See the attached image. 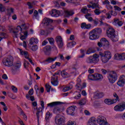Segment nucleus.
Masks as SVG:
<instances>
[{"mask_svg": "<svg viewBox=\"0 0 125 125\" xmlns=\"http://www.w3.org/2000/svg\"><path fill=\"white\" fill-rule=\"evenodd\" d=\"M102 33V29L101 28H96L89 33V39L92 41L97 40L98 39H99V37H100Z\"/></svg>", "mask_w": 125, "mask_h": 125, "instance_id": "nucleus-1", "label": "nucleus"}, {"mask_svg": "<svg viewBox=\"0 0 125 125\" xmlns=\"http://www.w3.org/2000/svg\"><path fill=\"white\" fill-rule=\"evenodd\" d=\"M100 56L103 63H107L112 58V54L109 51H105L104 53L100 52Z\"/></svg>", "mask_w": 125, "mask_h": 125, "instance_id": "nucleus-2", "label": "nucleus"}, {"mask_svg": "<svg viewBox=\"0 0 125 125\" xmlns=\"http://www.w3.org/2000/svg\"><path fill=\"white\" fill-rule=\"evenodd\" d=\"M107 80L110 83H115L118 80V75L115 71H111L108 73L107 76Z\"/></svg>", "mask_w": 125, "mask_h": 125, "instance_id": "nucleus-3", "label": "nucleus"}, {"mask_svg": "<svg viewBox=\"0 0 125 125\" xmlns=\"http://www.w3.org/2000/svg\"><path fill=\"white\" fill-rule=\"evenodd\" d=\"M27 26H26V24L23 23L21 26H18L16 28V31H13V37L14 38H17L18 36V33H23L24 32L23 30H27Z\"/></svg>", "mask_w": 125, "mask_h": 125, "instance_id": "nucleus-4", "label": "nucleus"}, {"mask_svg": "<svg viewBox=\"0 0 125 125\" xmlns=\"http://www.w3.org/2000/svg\"><path fill=\"white\" fill-rule=\"evenodd\" d=\"M41 105L42 108L41 107H39V108H36V109L34 108V110H37L36 116L37 117L38 123L39 122H40V117H42V110L44 109V102H43V101H42L41 102Z\"/></svg>", "mask_w": 125, "mask_h": 125, "instance_id": "nucleus-5", "label": "nucleus"}, {"mask_svg": "<svg viewBox=\"0 0 125 125\" xmlns=\"http://www.w3.org/2000/svg\"><path fill=\"white\" fill-rule=\"evenodd\" d=\"M88 79L90 81H101L103 80V76L99 73L90 74L88 76Z\"/></svg>", "mask_w": 125, "mask_h": 125, "instance_id": "nucleus-6", "label": "nucleus"}, {"mask_svg": "<svg viewBox=\"0 0 125 125\" xmlns=\"http://www.w3.org/2000/svg\"><path fill=\"white\" fill-rule=\"evenodd\" d=\"M2 63L4 66L11 67L13 65V57L9 56L3 59Z\"/></svg>", "mask_w": 125, "mask_h": 125, "instance_id": "nucleus-7", "label": "nucleus"}, {"mask_svg": "<svg viewBox=\"0 0 125 125\" xmlns=\"http://www.w3.org/2000/svg\"><path fill=\"white\" fill-rule=\"evenodd\" d=\"M113 96L116 98L115 99H106L104 100V103L107 104V105H112V104L117 103V102L119 101V96L116 93H113Z\"/></svg>", "mask_w": 125, "mask_h": 125, "instance_id": "nucleus-8", "label": "nucleus"}, {"mask_svg": "<svg viewBox=\"0 0 125 125\" xmlns=\"http://www.w3.org/2000/svg\"><path fill=\"white\" fill-rule=\"evenodd\" d=\"M55 123L57 125H64V124H65V118L63 116L57 115L55 117Z\"/></svg>", "mask_w": 125, "mask_h": 125, "instance_id": "nucleus-9", "label": "nucleus"}, {"mask_svg": "<svg viewBox=\"0 0 125 125\" xmlns=\"http://www.w3.org/2000/svg\"><path fill=\"white\" fill-rule=\"evenodd\" d=\"M96 121L99 125H109L106 118L102 115L98 116L96 119Z\"/></svg>", "mask_w": 125, "mask_h": 125, "instance_id": "nucleus-10", "label": "nucleus"}, {"mask_svg": "<svg viewBox=\"0 0 125 125\" xmlns=\"http://www.w3.org/2000/svg\"><path fill=\"white\" fill-rule=\"evenodd\" d=\"M114 110L116 112H124L125 110V103L116 105L114 106Z\"/></svg>", "mask_w": 125, "mask_h": 125, "instance_id": "nucleus-11", "label": "nucleus"}, {"mask_svg": "<svg viewBox=\"0 0 125 125\" xmlns=\"http://www.w3.org/2000/svg\"><path fill=\"white\" fill-rule=\"evenodd\" d=\"M19 49L20 51L21 55H24L25 58H26V59H28L29 62L31 63V64H32V65L34 66L35 64L33 62V61H32V60L30 58H29V53H28V52L26 51H23L21 49Z\"/></svg>", "mask_w": 125, "mask_h": 125, "instance_id": "nucleus-12", "label": "nucleus"}, {"mask_svg": "<svg viewBox=\"0 0 125 125\" xmlns=\"http://www.w3.org/2000/svg\"><path fill=\"white\" fill-rule=\"evenodd\" d=\"M57 59V57H55V58L49 57L47 58L45 60L41 62V64H44V65H47L50 63H52V62H54L55 60Z\"/></svg>", "mask_w": 125, "mask_h": 125, "instance_id": "nucleus-13", "label": "nucleus"}, {"mask_svg": "<svg viewBox=\"0 0 125 125\" xmlns=\"http://www.w3.org/2000/svg\"><path fill=\"white\" fill-rule=\"evenodd\" d=\"M64 111V107L61 106H57L54 107L53 112L54 114H60Z\"/></svg>", "mask_w": 125, "mask_h": 125, "instance_id": "nucleus-14", "label": "nucleus"}, {"mask_svg": "<svg viewBox=\"0 0 125 125\" xmlns=\"http://www.w3.org/2000/svg\"><path fill=\"white\" fill-rule=\"evenodd\" d=\"M49 14L52 17H59L61 14V11L56 9H53L49 12Z\"/></svg>", "mask_w": 125, "mask_h": 125, "instance_id": "nucleus-15", "label": "nucleus"}, {"mask_svg": "<svg viewBox=\"0 0 125 125\" xmlns=\"http://www.w3.org/2000/svg\"><path fill=\"white\" fill-rule=\"evenodd\" d=\"M101 42L103 44L104 48L105 49H109V47H110V43H109V42L107 41V39L102 38L101 39Z\"/></svg>", "mask_w": 125, "mask_h": 125, "instance_id": "nucleus-16", "label": "nucleus"}, {"mask_svg": "<svg viewBox=\"0 0 125 125\" xmlns=\"http://www.w3.org/2000/svg\"><path fill=\"white\" fill-rule=\"evenodd\" d=\"M76 108H77L76 106H71L68 107L66 110L67 115L74 116V115H75V110H76Z\"/></svg>", "mask_w": 125, "mask_h": 125, "instance_id": "nucleus-17", "label": "nucleus"}, {"mask_svg": "<svg viewBox=\"0 0 125 125\" xmlns=\"http://www.w3.org/2000/svg\"><path fill=\"white\" fill-rule=\"evenodd\" d=\"M107 37H111L115 34V29L111 26L109 27L106 30Z\"/></svg>", "mask_w": 125, "mask_h": 125, "instance_id": "nucleus-18", "label": "nucleus"}, {"mask_svg": "<svg viewBox=\"0 0 125 125\" xmlns=\"http://www.w3.org/2000/svg\"><path fill=\"white\" fill-rule=\"evenodd\" d=\"M87 125H97L96 118L94 117L90 118L88 121Z\"/></svg>", "mask_w": 125, "mask_h": 125, "instance_id": "nucleus-19", "label": "nucleus"}, {"mask_svg": "<svg viewBox=\"0 0 125 125\" xmlns=\"http://www.w3.org/2000/svg\"><path fill=\"white\" fill-rule=\"evenodd\" d=\"M39 42V40L37 38H35L32 37L29 40V43L28 44V46H31V45H33V44H37Z\"/></svg>", "mask_w": 125, "mask_h": 125, "instance_id": "nucleus-20", "label": "nucleus"}, {"mask_svg": "<svg viewBox=\"0 0 125 125\" xmlns=\"http://www.w3.org/2000/svg\"><path fill=\"white\" fill-rule=\"evenodd\" d=\"M18 34H20L21 35L20 39L21 41H24V40H26V38L27 36H28V31H23V32H18Z\"/></svg>", "mask_w": 125, "mask_h": 125, "instance_id": "nucleus-21", "label": "nucleus"}, {"mask_svg": "<svg viewBox=\"0 0 125 125\" xmlns=\"http://www.w3.org/2000/svg\"><path fill=\"white\" fill-rule=\"evenodd\" d=\"M113 25L116 26L117 27H121L123 26V22L122 21H120V20L118 19H114V21L112 23Z\"/></svg>", "mask_w": 125, "mask_h": 125, "instance_id": "nucleus-22", "label": "nucleus"}, {"mask_svg": "<svg viewBox=\"0 0 125 125\" xmlns=\"http://www.w3.org/2000/svg\"><path fill=\"white\" fill-rule=\"evenodd\" d=\"M92 60L93 61V63H98L99 62V55L97 54H94L92 56Z\"/></svg>", "mask_w": 125, "mask_h": 125, "instance_id": "nucleus-23", "label": "nucleus"}, {"mask_svg": "<svg viewBox=\"0 0 125 125\" xmlns=\"http://www.w3.org/2000/svg\"><path fill=\"white\" fill-rule=\"evenodd\" d=\"M58 78L57 76L53 78L52 77V79L51 80V83H52V85H54V86H57V85H58L59 83L58 81Z\"/></svg>", "mask_w": 125, "mask_h": 125, "instance_id": "nucleus-24", "label": "nucleus"}, {"mask_svg": "<svg viewBox=\"0 0 125 125\" xmlns=\"http://www.w3.org/2000/svg\"><path fill=\"white\" fill-rule=\"evenodd\" d=\"M14 67L16 71H17L18 72H20V68L21 67V62H15L14 64Z\"/></svg>", "mask_w": 125, "mask_h": 125, "instance_id": "nucleus-25", "label": "nucleus"}, {"mask_svg": "<svg viewBox=\"0 0 125 125\" xmlns=\"http://www.w3.org/2000/svg\"><path fill=\"white\" fill-rule=\"evenodd\" d=\"M86 86V84L85 83H83V86L81 84V82L78 83L76 85V88L79 90H82L83 88Z\"/></svg>", "mask_w": 125, "mask_h": 125, "instance_id": "nucleus-26", "label": "nucleus"}, {"mask_svg": "<svg viewBox=\"0 0 125 125\" xmlns=\"http://www.w3.org/2000/svg\"><path fill=\"white\" fill-rule=\"evenodd\" d=\"M51 51V47L49 45L46 46L44 48V52L46 55H49Z\"/></svg>", "mask_w": 125, "mask_h": 125, "instance_id": "nucleus-27", "label": "nucleus"}, {"mask_svg": "<svg viewBox=\"0 0 125 125\" xmlns=\"http://www.w3.org/2000/svg\"><path fill=\"white\" fill-rule=\"evenodd\" d=\"M60 104H62V103L60 102H54L47 104V106L52 107H54V106H57V105H60Z\"/></svg>", "mask_w": 125, "mask_h": 125, "instance_id": "nucleus-28", "label": "nucleus"}, {"mask_svg": "<svg viewBox=\"0 0 125 125\" xmlns=\"http://www.w3.org/2000/svg\"><path fill=\"white\" fill-rule=\"evenodd\" d=\"M44 21V24L45 26H48L49 24L51 23H52V20H51L50 19L45 18L43 20Z\"/></svg>", "mask_w": 125, "mask_h": 125, "instance_id": "nucleus-29", "label": "nucleus"}, {"mask_svg": "<svg viewBox=\"0 0 125 125\" xmlns=\"http://www.w3.org/2000/svg\"><path fill=\"white\" fill-rule=\"evenodd\" d=\"M96 49L97 48H89L86 53V54L89 55L91 54V53H95L96 52Z\"/></svg>", "mask_w": 125, "mask_h": 125, "instance_id": "nucleus-30", "label": "nucleus"}, {"mask_svg": "<svg viewBox=\"0 0 125 125\" xmlns=\"http://www.w3.org/2000/svg\"><path fill=\"white\" fill-rule=\"evenodd\" d=\"M78 65L77 64H73L72 65V72L70 73V74H77V71H78V68H77Z\"/></svg>", "mask_w": 125, "mask_h": 125, "instance_id": "nucleus-31", "label": "nucleus"}, {"mask_svg": "<svg viewBox=\"0 0 125 125\" xmlns=\"http://www.w3.org/2000/svg\"><path fill=\"white\" fill-rule=\"evenodd\" d=\"M108 38H109L112 42H118V41H119V36L116 35L115 34L111 35L110 37H108Z\"/></svg>", "mask_w": 125, "mask_h": 125, "instance_id": "nucleus-32", "label": "nucleus"}, {"mask_svg": "<svg viewBox=\"0 0 125 125\" xmlns=\"http://www.w3.org/2000/svg\"><path fill=\"white\" fill-rule=\"evenodd\" d=\"M66 17H70L75 14V13L73 11L65 10L64 11Z\"/></svg>", "mask_w": 125, "mask_h": 125, "instance_id": "nucleus-33", "label": "nucleus"}, {"mask_svg": "<svg viewBox=\"0 0 125 125\" xmlns=\"http://www.w3.org/2000/svg\"><path fill=\"white\" fill-rule=\"evenodd\" d=\"M90 3L92 4L91 5H88L87 7L88 8H92L93 9H94V8H96V7H98L99 6V5L96 3H93L92 2H90Z\"/></svg>", "mask_w": 125, "mask_h": 125, "instance_id": "nucleus-34", "label": "nucleus"}, {"mask_svg": "<svg viewBox=\"0 0 125 125\" xmlns=\"http://www.w3.org/2000/svg\"><path fill=\"white\" fill-rule=\"evenodd\" d=\"M61 75L62 78H68V77H70V76L65 70H62L61 72Z\"/></svg>", "mask_w": 125, "mask_h": 125, "instance_id": "nucleus-35", "label": "nucleus"}, {"mask_svg": "<svg viewBox=\"0 0 125 125\" xmlns=\"http://www.w3.org/2000/svg\"><path fill=\"white\" fill-rule=\"evenodd\" d=\"M40 34L44 36H48L50 34V31L49 30H41L40 31Z\"/></svg>", "mask_w": 125, "mask_h": 125, "instance_id": "nucleus-36", "label": "nucleus"}, {"mask_svg": "<svg viewBox=\"0 0 125 125\" xmlns=\"http://www.w3.org/2000/svg\"><path fill=\"white\" fill-rule=\"evenodd\" d=\"M85 18L86 19L88 20L89 22H91L93 20V19L91 17V14H87V15H85Z\"/></svg>", "mask_w": 125, "mask_h": 125, "instance_id": "nucleus-37", "label": "nucleus"}, {"mask_svg": "<svg viewBox=\"0 0 125 125\" xmlns=\"http://www.w3.org/2000/svg\"><path fill=\"white\" fill-rule=\"evenodd\" d=\"M86 62L88 64H92V63H93L92 61V56H90L86 58Z\"/></svg>", "mask_w": 125, "mask_h": 125, "instance_id": "nucleus-38", "label": "nucleus"}, {"mask_svg": "<svg viewBox=\"0 0 125 125\" xmlns=\"http://www.w3.org/2000/svg\"><path fill=\"white\" fill-rule=\"evenodd\" d=\"M30 49H31L32 51H36V50H38V45H32L31 46H28Z\"/></svg>", "mask_w": 125, "mask_h": 125, "instance_id": "nucleus-39", "label": "nucleus"}, {"mask_svg": "<svg viewBox=\"0 0 125 125\" xmlns=\"http://www.w3.org/2000/svg\"><path fill=\"white\" fill-rule=\"evenodd\" d=\"M88 9H87V7L86 6L83 7L81 9V12L82 13H84V14H86L88 12Z\"/></svg>", "mask_w": 125, "mask_h": 125, "instance_id": "nucleus-40", "label": "nucleus"}, {"mask_svg": "<svg viewBox=\"0 0 125 125\" xmlns=\"http://www.w3.org/2000/svg\"><path fill=\"white\" fill-rule=\"evenodd\" d=\"M104 11V10H100L99 9H96L94 11V12L95 14V15H100L102 12H103Z\"/></svg>", "mask_w": 125, "mask_h": 125, "instance_id": "nucleus-41", "label": "nucleus"}, {"mask_svg": "<svg viewBox=\"0 0 125 125\" xmlns=\"http://www.w3.org/2000/svg\"><path fill=\"white\" fill-rule=\"evenodd\" d=\"M33 18H35L36 19H39V18H40V16H39V12L38 11H34L33 14Z\"/></svg>", "mask_w": 125, "mask_h": 125, "instance_id": "nucleus-42", "label": "nucleus"}, {"mask_svg": "<svg viewBox=\"0 0 125 125\" xmlns=\"http://www.w3.org/2000/svg\"><path fill=\"white\" fill-rule=\"evenodd\" d=\"M86 103V100H85V99H83L79 102V105H80V106H83V105H85Z\"/></svg>", "mask_w": 125, "mask_h": 125, "instance_id": "nucleus-43", "label": "nucleus"}, {"mask_svg": "<svg viewBox=\"0 0 125 125\" xmlns=\"http://www.w3.org/2000/svg\"><path fill=\"white\" fill-rule=\"evenodd\" d=\"M0 104H1V105H2L3 109L4 110V111L5 112H6V111H7L8 110V108H7V106H6V104H5V103H4V102H0Z\"/></svg>", "mask_w": 125, "mask_h": 125, "instance_id": "nucleus-44", "label": "nucleus"}, {"mask_svg": "<svg viewBox=\"0 0 125 125\" xmlns=\"http://www.w3.org/2000/svg\"><path fill=\"white\" fill-rule=\"evenodd\" d=\"M51 113H50V112H49V111L47 112L46 113V116H45V120L46 121H47V120H48V119H50V118H51Z\"/></svg>", "mask_w": 125, "mask_h": 125, "instance_id": "nucleus-45", "label": "nucleus"}, {"mask_svg": "<svg viewBox=\"0 0 125 125\" xmlns=\"http://www.w3.org/2000/svg\"><path fill=\"white\" fill-rule=\"evenodd\" d=\"M21 115L23 116V119L25 121H27V120H28V117H27V115H26L24 111H23V110H21Z\"/></svg>", "mask_w": 125, "mask_h": 125, "instance_id": "nucleus-46", "label": "nucleus"}, {"mask_svg": "<svg viewBox=\"0 0 125 125\" xmlns=\"http://www.w3.org/2000/svg\"><path fill=\"white\" fill-rule=\"evenodd\" d=\"M125 83L122 81L121 80L119 79L117 82V84L119 86H124L125 85Z\"/></svg>", "mask_w": 125, "mask_h": 125, "instance_id": "nucleus-47", "label": "nucleus"}, {"mask_svg": "<svg viewBox=\"0 0 125 125\" xmlns=\"http://www.w3.org/2000/svg\"><path fill=\"white\" fill-rule=\"evenodd\" d=\"M61 42H63V39H62L61 36H57L56 37V42L57 43Z\"/></svg>", "mask_w": 125, "mask_h": 125, "instance_id": "nucleus-48", "label": "nucleus"}, {"mask_svg": "<svg viewBox=\"0 0 125 125\" xmlns=\"http://www.w3.org/2000/svg\"><path fill=\"white\" fill-rule=\"evenodd\" d=\"M12 91L13 92H14V93H17V92L18 91V89L17 88V87H16L14 85H12L11 87Z\"/></svg>", "mask_w": 125, "mask_h": 125, "instance_id": "nucleus-49", "label": "nucleus"}, {"mask_svg": "<svg viewBox=\"0 0 125 125\" xmlns=\"http://www.w3.org/2000/svg\"><path fill=\"white\" fill-rule=\"evenodd\" d=\"M45 86L47 92H50V90L51 89V86H50L48 84H46Z\"/></svg>", "mask_w": 125, "mask_h": 125, "instance_id": "nucleus-50", "label": "nucleus"}, {"mask_svg": "<svg viewBox=\"0 0 125 125\" xmlns=\"http://www.w3.org/2000/svg\"><path fill=\"white\" fill-rule=\"evenodd\" d=\"M26 98L28 100H31V101H35V97L34 96H30L29 95H26Z\"/></svg>", "mask_w": 125, "mask_h": 125, "instance_id": "nucleus-51", "label": "nucleus"}, {"mask_svg": "<svg viewBox=\"0 0 125 125\" xmlns=\"http://www.w3.org/2000/svg\"><path fill=\"white\" fill-rule=\"evenodd\" d=\"M57 43L59 48H62L64 45V43L63 42V41H62L61 42H58Z\"/></svg>", "mask_w": 125, "mask_h": 125, "instance_id": "nucleus-52", "label": "nucleus"}, {"mask_svg": "<svg viewBox=\"0 0 125 125\" xmlns=\"http://www.w3.org/2000/svg\"><path fill=\"white\" fill-rule=\"evenodd\" d=\"M112 17V15L110 12H108L107 13L105 14V18L106 19H111Z\"/></svg>", "mask_w": 125, "mask_h": 125, "instance_id": "nucleus-53", "label": "nucleus"}, {"mask_svg": "<svg viewBox=\"0 0 125 125\" xmlns=\"http://www.w3.org/2000/svg\"><path fill=\"white\" fill-rule=\"evenodd\" d=\"M47 40L50 44H54V42H55L54 39H53V38H48Z\"/></svg>", "mask_w": 125, "mask_h": 125, "instance_id": "nucleus-54", "label": "nucleus"}, {"mask_svg": "<svg viewBox=\"0 0 125 125\" xmlns=\"http://www.w3.org/2000/svg\"><path fill=\"white\" fill-rule=\"evenodd\" d=\"M114 59H115L116 60H120V59H121V54H116L114 55Z\"/></svg>", "mask_w": 125, "mask_h": 125, "instance_id": "nucleus-55", "label": "nucleus"}, {"mask_svg": "<svg viewBox=\"0 0 125 125\" xmlns=\"http://www.w3.org/2000/svg\"><path fill=\"white\" fill-rule=\"evenodd\" d=\"M0 36H1V37H0V42H1V40L3 39H6V34H5V33H2L0 34Z\"/></svg>", "mask_w": 125, "mask_h": 125, "instance_id": "nucleus-56", "label": "nucleus"}, {"mask_svg": "<svg viewBox=\"0 0 125 125\" xmlns=\"http://www.w3.org/2000/svg\"><path fill=\"white\" fill-rule=\"evenodd\" d=\"M96 96H97V97L98 98H102V97H103L104 96V93H98L96 94Z\"/></svg>", "mask_w": 125, "mask_h": 125, "instance_id": "nucleus-57", "label": "nucleus"}, {"mask_svg": "<svg viewBox=\"0 0 125 125\" xmlns=\"http://www.w3.org/2000/svg\"><path fill=\"white\" fill-rule=\"evenodd\" d=\"M29 64L30 63H29V62L25 61L24 62V63H23L24 68H25V69H28V67Z\"/></svg>", "mask_w": 125, "mask_h": 125, "instance_id": "nucleus-58", "label": "nucleus"}, {"mask_svg": "<svg viewBox=\"0 0 125 125\" xmlns=\"http://www.w3.org/2000/svg\"><path fill=\"white\" fill-rule=\"evenodd\" d=\"M53 51L55 52V53H58V49L56 46L54 45L52 47Z\"/></svg>", "mask_w": 125, "mask_h": 125, "instance_id": "nucleus-59", "label": "nucleus"}, {"mask_svg": "<svg viewBox=\"0 0 125 125\" xmlns=\"http://www.w3.org/2000/svg\"><path fill=\"white\" fill-rule=\"evenodd\" d=\"M119 79L121 80V81L124 82V83H125V75L121 76Z\"/></svg>", "mask_w": 125, "mask_h": 125, "instance_id": "nucleus-60", "label": "nucleus"}, {"mask_svg": "<svg viewBox=\"0 0 125 125\" xmlns=\"http://www.w3.org/2000/svg\"><path fill=\"white\" fill-rule=\"evenodd\" d=\"M114 10L116 11H121L122 10V9L118 6H114Z\"/></svg>", "mask_w": 125, "mask_h": 125, "instance_id": "nucleus-61", "label": "nucleus"}, {"mask_svg": "<svg viewBox=\"0 0 125 125\" xmlns=\"http://www.w3.org/2000/svg\"><path fill=\"white\" fill-rule=\"evenodd\" d=\"M125 54L123 53L120 54V60H125Z\"/></svg>", "mask_w": 125, "mask_h": 125, "instance_id": "nucleus-62", "label": "nucleus"}, {"mask_svg": "<svg viewBox=\"0 0 125 125\" xmlns=\"http://www.w3.org/2000/svg\"><path fill=\"white\" fill-rule=\"evenodd\" d=\"M92 21H93L94 25H97L98 24V21H99L98 19H96L95 20H93Z\"/></svg>", "mask_w": 125, "mask_h": 125, "instance_id": "nucleus-63", "label": "nucleus"}, {"mask_svg": "<svg viewBox=\"0 0 125 125\" xmlns=\"http://www.w3.org/2000/svg\"><path fill=\"white\" fill-rule=\"evenodd\" d=\"M110 14H111V15H112V16H117V15L118 14L116 11H111Z\"/></svg>", "mask_w": 125, "mask_h": 125, "instance_id": "nucleus-64", "label": "nucleus"}]
</instances>
